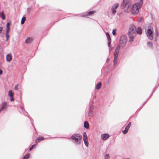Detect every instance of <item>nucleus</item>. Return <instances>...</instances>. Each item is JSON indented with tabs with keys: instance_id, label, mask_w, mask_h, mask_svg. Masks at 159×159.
I'll return each instance as SVG.
<instances>
[{
	"instance_id": "393cba45",
	"label": "nucleus",
	"mask_w": 159,
	"mask_h": 159,
	"mask_svg": "<svg viewBox=\"0 0 159 159\" xmlns=\"http://www.w3.org/2000/svg\"><path fill=\"white\" fill-rule=\"evenodd\" d=\"M127 5L125 4V3H124L123 2L122 3L120 7L121 8L123 9Z\"/></svg>"
},
{
	"instance_id": "c9c22d12",
	"label": "nucleus",
	"mask_w": 159,
	"mask_h": 159,
	"mask_svg": "<svg viewBox=\"0 0 159 159\" xmlns=\"http://www.w3.org/2000/svg\"><path fill=\"white\" fill-rule=\"evenodd\" d=\"M2 29L3 28L2 27H0V33H1Z\"/></svg>"
},
{
	"instance_id": "6ab92c4d",
	"label": "nucleus",
	"mask_w": 159,
	"mask_h": 159,
	"mask_svg": "<svg viewBox=\"0 0 159 159\" xmlns=\"http://www.w3.org/2000/svg\"><path fill=\"white\" fill-rule=\"evenodd\" d=\"M11 24L10 23H7L6 25V27H7V30L6 32L9 33L10 30V25Z\"/></svg>"
},
{
	"instance_id": "cd10ccee",
	"label": "nucleus",
	"mask_w": 159,
	"mask_h": 159,
	"mask_svg": "<svg viewBox=\"0 0 159 159\" xmlns=\"http://www.w3.org/2000/svg\"><path fill=\"white\" fill-rule=\"evenodd\" d=\"M123 2L127 5L129 3V0H123Z\"/></svg>"
},
{
	"instance_id": "e433bc0d",
	"label": "nucleus",
	"mask_w": 159,
	"mask_h": 159,
	"mask_svg": "<svg viewBox=\"0 0 159 159\" xmlns=\"http://www.w3.org/2000/svg\"><path fill=\"white\" fill-rule=\"evenodd\" d=\"M17 87H18V86L17 85H16L15 86V88H14V89H15V90H17V89H18V88H17Z\"/></svg>"
},
{
	"instance_id": "473e14b6",
	"label": "nucleus",
	"mask_w": 159,
	"mask_h": 159,
	"mask_svg": "<svg viewBox=\"0 0 159 159\" xmlns=\"http://www.w3.org/2000/svg\"><path fill=\"white\" fill-rule=\"evenodd\" d=\"M35 146V144L33 145L32 146H31V147H30V151H31V150H32L33 149V148Z\"/></svg>"
},
{
	"instance_id": "20e7f679",
	"label": "nucleus",
	"mask_w": 159,
	"mask_h": 159,
	"mask_svg": "<svg viewBox=\"0 0 159 159\" xmlns=\"http://www.w3.org/2000/svg\"><path fill=\"white\" fill-rule=\"evenodd\" d=\"M141 5L140 3H137L134 4L131 9L132 13L133 14H136L138 13L139 9L141 7Z\"/></svg>"
},
{
	"instance_id": "f8f14e48",
	"label": "nucleus",
	"mask_w": 159,
	"mask_h": 159,
	"mask_svg": "<svg viewBox=\"0 0 159 159\" xmlns=\"http://www.w3.org/2000/svg\"><path fill=\"white\" fill-rule=\"evenodd\" d=\"M106 34L108 39V47H110L111 44V39L110 36L108 33L107 32L106 33Z\"/></svg>"
},
{
	"instance_id": "b1692460",
	"label": "nucleus",
	"mask_w": 159,
	"mask_h": 159,
	"mask_svg": "<svg viewBox=\"0 0 159 159\" xmlns=\"http://www.w3.org/2000/svg\"><path fill=\"white\" fill-rule=\"evenodd\" d=\"M0 15L2 16V19L3 20H5V16L4 15V14L3 11L1 12L0 14Z\"/></svg>"
},
{
	"instance_id": "c756f323",
	"label": "nucleus",
	"mask_w": 159,
	"mask_h": 159,
	"mask_svg": "<svg viewBox=\"0 0 159 159\" xmlns=\"http://www.w3.org/2000/svg\"><path fill=\"white\" fill-rule=\"evenodd\" d=\"M9 33H6V41H7L9 38Z\"/></svg>"
},
{
	"instance_id": "72a5a7b5",
	"label": "nucleus",
	"mask_w": 159,
	"mask_h": 159,
	"mask_svg": "<svg viewBox=\"0 0 159 159\" xmlns=\"http://www.w3.org/2000/svg\"><path fill=\"white\" fill-rule=\"evenodd\" d=\"M130 7V5H129L128 6V8H129V7ZM125 11H126L127 12H129V10H128V9H127L126 10H125Z\"/></svg>"
},
{
	"instance_id": "ea45409f",
	"label": "nucleus",
	"mask_w": 159,
	"mask_h": 159,
	"mask_svg": "<svg viewBox=\"0 0 159 159\" xmlns=\"http://www.w3.org/2000/svg\"><path fill=\"white\" fill-rule=\"evenodd\" d=\"M140 2L141 3V5H142V3H143V0H140Z\"/></svg>"
},
{
	"instance_id": "9b49d317",
	"label": "nucleus",
	"mask_w": 159,
	"mask_h": 159,
	"mask_svg": "<svg viewBox=\"0 0 159 159\" xmlns=\"http://www.w3.org/2000/svg\"><path fill=\"white\" fill-rule=\"evenodd\" d=\"M131 123L129 122L127 125L125 127V129L122 131V132L123 134H125L128 132Z\"/></svg>"
},
{
	"instance_id": "6e6552de",
	"label": "nucleus",
	"mask_w": 159,
	"mask_h": 159,
	"mask_svg": "<svg viewBox=\"0 0 159 159\" xmlns=\"http://www.w3.org/2000/svg\"><path fill=\"white\" fill-rule=\"evenodd\" d=\"M118 6L119 5L118 3H116L112 6L111 11L112 14H115L116 13V9L118 8Z\"/></svg>"
},
{
	"instance_id": "1a4fd4ad",
	"label": "nucleus",
	"mask_w": 159,
	"mask_h": 159,
	"mask_svg": "<svg viewBox=\"0 0 159 159\" xmlns=\"http://www.w3.org/2000/svg\"><path fill=\"white\" fill-rule=\"evenodd\" d=\"M109 137V135L107 134H102L101 135V138L102 140H105Z\"/></svg>"
},
{
	"instance_id": "58836bf2",
	"label": "nucleus",
	"mask_w": 159,
	"mask_h": 159,
	"mask_svg": "<svg viewBox=\"0 0 159 159\" xmlns=\"http://www.w3.org/2000/svg\"><path fill=\"white\" fill-rule=\"evenodd\" d=\"M157 37H155V42H156L157 41Z\"/></svg>"
},
{
	"instance_id": "4be33fe9",
	"label": "nucleus",
	"mask_w": 159,
	"mask_h": 159,
	"mask_svg": "<svg viewBox=\"0 0 159 159\" xmlns=\"http://www.w3.org/2000/svg\"><path fill=\"white\" fill-rule=\"evenodd\" d=\"M7 104L6 102H4L2 103V109H3L6 107Z\"/></svg>"
},
{
	"instance_id": "412c9836",
	"label": "nucleus",
	"mask_w": 159,
	"mask_h": 159,
	"mask_svg": "<svg viewBox=\"0 0 159 159\" xmlns=\"http://www.w3.org/2000/svg\"><path fill=\"white\" fill-rule=\"evenodd\" d=\"M84 127L86 129H88L89 127V124L88 122L85 121L84 124Z\"/></svg>"
},
{
	"instance_id": "f257e3e1",
	"label": "nucleus",
	"mask_w": 159,
	"mask_h": 159,
	"mask_svg": "<svg viewBox=\"0 0 159 159\" xmlns=\"http://www.w3.org/2000/svg\"><path fill=\"white\" fill-rule=\"evenodd\" d=\"M141 34L142 33V29L140 27H138L137 29L135 26L133 25H131L129 27V41L132 42L133 41L134 37L135 36L136 33Z\"/></svg>"
},
{
	"instance_id": "4c0bfd02",
	"label": "nucleus",
	"mask_w": 159,
	"mask_h": 159,
	"mask_svg": "<svg viewBox=\"0 0 159 159\" xmlns=\"http://www.w3.org/2000/svg\"><path fill=\"white\" fill-rule=\"evenodd\" d=\"M2 70L0 69V75H1L2 74Z\"/></svg>"
},
{
	"instance_id": "79ce46f5",
	"label": "nucleus",
	"mask_w": 159,
	"mask_h": 159,
	"mask_svg": "<svg viewBox=\"0 0 159 159\" xmlns=\"http://www.w3.org/2000/svg\"><path fill=\"white\" fill-rule=\"evenodd\" d=\"M20 109H22V110H23V108H22L21 107H20Z\"/></svg>"
},
{
	"instance_id": "ddd939ff",
	"label": "nucleus",
	"mask_w": 159,
	"mask_h": 159,
	"mask_svg": "<svg viewBox=\"0 0 159 159\" xmlns=\"http://www.w3.org/2000/svg\"><path fill=\"white\" fill-rule=\"evenodd\" d=\"M6 60L8 62H10L12 59V56L11 54H9L6 56Z\"/></svg>"
},
{
	"instance_id": "f704fd0d",
	"label": "nucleus",
	"mask_w": 159,
	"mask_h": 159,
	"mask_svg": "<svg viewBox=\"0 0 159 159\" xmlns=\"http://www.w3.org/2000/svg\"><path fill=\"white\" fill-rule=\"evenodd\" d=\"M113 48L112 47H109V51L110 53L113 50Z\"/></svg>"
},
{
	"instance_id": "4468645a",
	"label": "nucleus",
	"mask_w": 159,
	"mask_h": 159,
	"mask_svg": "<svg viewBox=\"0 0 159 159\" xmlns=\"http://www.w3.org/2000/svg\"><path fill=\"white\" fill-rule=\"evenodd\" d=\"M33 40V38L32 37H28L25 40V42L26 43H29L31 42Z\"/></svg>"
},
{
	"instance_id": "a211bd4d",
	"label": "nucleus",
	"mask_w": 159,
	"mask_h": 159,
	"mask_svg": "<svg viewBox=\"0 0 159 159\" xmlns=\"http://www.w3.org/2000/svg\"><path fill=\"white\" fill-rule=\"evenodd\" d=\"M101 84H102L101 82H99L95 86L96 89L97 90L100 89L101 87Z\"/></svg>"
},
{
	"instance_id": "c03bdc74",
	"label": "nucleus",
	"mask_w": 159,
	"mask_h": 159,
	"mask_svg": "<svg viewBox=\"0 0 159 159\" xmlns=\"http://www.w3.org/2000/svg\"><path fill=\"white\" fill-rule=\"evenodd\" d=\"M126 159H129V158H126Z\"/></svg>"
},
{
	"instance_id": "9d476101",
	"label": "nucleus",
	"mask_w": 159,
	"mask_h": 159,
	"mask_svg": "<svg viewBox=\"0 0 159 159\" xmlns=\"http://www.w3.org/2000/svg\"><path fill=\"white\" fill-rule=\"evenodd\" d=\"M14 93L12 90H10L8 92V96L10 98V100L11 101H13L14 99L13 97Z\"/></svg>"
},
{
	"instance_id": "a878e982",
	"label": "nucleus",
	"mask_w": 159,
	"mask_h": 159,
	"mask_svg": "<svg viewBox=\"0 0 159 159\" xmlns=\"http://www.w3.org/2000/svg\"><path fill=\"white\" fill-rule=\"evenodd\" d=\"M110 157L109 154H106L104 156V159H110Z\"/></svg>"
},
{
	"instance_id": "f3484780",
	"label": "nucleus",
	"mask_w": 159,
	"mask_h": 159,
	"mask_svg": "<svg viewBox=\"0 0 159 159\" xmlns=\"http://www.w3.org/2000/svg\"><path fill=\"white\" fill-rule=\"evenodd\" d=\"M95 12V11H89L87 14H85L84 15H83L82 16L83 17H85L87 15L91 16L93 14H94Z\"/></svg>"
},
{
	"instance_id": "423d86ee",
	"label": "nucleus",
	"mask_w": 159,
	"mask_h": 159,
	"mask_svg": "<svg viewBox=\"0 0 159 159\" xmlns=\"http://www.w3.org/2000/svg\"><path fill=\"white\" fill-rule=\"evenodd\" d=\"M152 31L150 29H148L147 30L146 33V35L148 38L150 40H152L153 38V36L152 34Z\"/></svg>"
},
{
	"instance_id": "bb28decb",
	"label": "nucleus",
	"mask_w": 159,
	"mask_h": 159,
	"mask_svg": "<svg viewBox=\"0 0 159 159\" xmlns=\"http://www.w3.org/2000/svg\"><path fill=\"white\" fill-rule=\"evenodd\" d=\"M84 142L85 145L86 146L88 147L89 145L88 140H84Z\"/></svg>"
},
{
	"instance_id": "f03ea898",
	"label": "nucleus",
	"mask_w": 159,
	"mask_h": 159,
	"mask_svg": "<svg viewBox=\"0 0 159 159\" xmlns=\"http://www.w3.org/2000/svg\"><path fill=\"white\" fill-rule=\"evenodd\" d=\"M71 138L73 140L75 144L78 145L80 144L81 143L82 136L80 134H75L72 135Z\"/></svg>"
},
{
	"instance_id": "39448f33",
	"label": "nucleus",
	"mask_w": 159,
	"mask_h": 159,
	"mask_svg": "<svg viewBox=\"0 0 159 159\" xmlns=\"http://www.w3.org/2000/svg\"><path fill=\"white\" fill-rule=\"evenodd\" d=\"M127 40V38L125 36H121L119 41V45L118 46H120V48H124L126 44Z\"/></svg>"
},
{
	"instance_id": "c85d7f7f",
	"label": "nucleus",
	"mask_w": 159,
	"mask_h": 159,
	"mask_svg": "<svg viewBox=\"0 0 159 159\" xmlns=\"http://www.w3.org/2000/svg\"><path fill=\"white\" fill-rule=\"evenodd\" d=\"M155 35L156 36L155 37H157L159 35V32L157 30H155Z\"/></svg>"
},
{
	"instance_id": "a19ab883",
	"label": "nucleus",
	"mask_w": 159,
	"mask_h": 159,
	"mask_svg": "<svg viewBox=\"0 0 159 159\" xmlns=\"http://www.w3.org/2000/svg\"><path fill=\"white\" fill-rule=\"evenodd\" d=\"M3 109H2V108L0 110V112Z\"/></svg>"
},
{
	"instance_id": "37998d69",
	"label": "nucleus",
	"mask_w": 159,
	"mask_h": 159,
	"mask_svg": "<svg viewBox=\"0 0 159 159\" xmlns=\"http://www.w3.org/2000/svg\"><path fill=\"white\" fill-rule=\"evenodd\" d=\"M93 102H93V101H92V103H93Z\"/></svg>"
},
{
	"instance_id": "dca6fc26",
	"label": "nucleus",
	"mask_w": 159,
	"mask_h": 159,
	"mask_svg": "<svg viewBox=\"0 0 159 159\" xmlns=\"http://www.w3.org/2000/svg\"><path fill=\"white\" fill-rule=\"evenodd\" d=\"M44 139V138L42 136L39 137L38 139H36L35 140V143H39L40 141L43 140Z\"/></svg>"
},
{
	"instance_id": "2eb2a0df",
	"label": "nucleus",
	"mask_w": 159,
	"mask_h": 159,
	"mask_svg": "<svg viewBox=\"0 0 159 159\" xmlns=\"http://www.w3.org/2000/svg\"><path fill=\"white\" fill-rule=\"evenodd\" d=\"M147 45L150 48L152 49H153V45L152 43L150 42H148L147 43Z\"/></svg>"
},
{
	"instance_id": "0eeeda50",
	"label": "nucleus",
	"mask_w": 159,
	"mask_h": 159,
	"mask_svg": "<svg viewBox=\"0 0 159 159\" xmlns=\"http://www.w3.org/2000/svg\"><path fill=\"white\" fill-rule=\"evenodd\" d=\"M94 108V107L93 105H92L89 108L88 112V116L90 117H93L94 115L93 112Z\"/></svg>"
},
{
	"instance_id": "5701e85b",
	"label": "nucleus",
	"mask_w": 159,
	"mask_h": 159,
	"mask_svg": "<svg viewBox=\"0 0 159 159\" xmlns=\"http://www.w3.org/2000/svg\"><path fill=\"white\" fill-rule=\"evenodd\" d=\"M25 20H26L25 17V16H23L21 20V24H22V25L24 23Z\"/></svg>"
},
{
	"instance_id": "7ed1b4c3",
	"label": "nucleus",
	"mask_w": 159,
	"mask_h": 159,
	"mask_svg": "<svg viewBox=\"0 0 159 159\" xmlns=\"http://www.w3.org/2000/svg\"><path fill=\"white\" fill-rule=\"evenodd\" d=\"M120 49V46H117L116 47L115 51L113 54V63L114 65H115L117 62V57Z\"/></svg>"
},
{
	"instance_id": "7c9ffc66",
	"label": "nucleus",
	"mask_w": 159,
	"mask_h": 159,
	"mask_svg": "<svg viewBox=\"0 0 159 159\" xmlns=\"http://www.w3.org/2000/svg\"><path fill=\"white\" fill-rule=\"evenodd\" d=\"M116 30L115 29L113 30L112 31V34L113 35H115L116 34Z\"/></svg>"
},
{
	"instance_id": "2f4dec72",
	"label": "nucleus",
	"mask_w": 159,
	"mask_h": 159,
	"mask_svg": "<svg viewBox=\"0 0 159 159\" xmlns=\"http://www.w3.org/2000/svg\"><path fill=\"white\" fill-rule=\"evenodd\" d=\"M29 155H26L24 157H23V159H27L29 157Z\"/></svg>"
},
{
	"instance_id": "aec40b11",
	"label": "nucleus",
	"mask_w": 159,
	"mask_h": 159,
	"mask_svg": "<svg viewBox=\"0 0 159 159\" xmlns=\"http://www.w3.org/2000/svg\"><path fill=\"white\" fill-rule=\"evenodd\" d=\"M83 140H87L88 139V137L86 132H84L83 134Z\"/></svg>"
}]
</instances>
